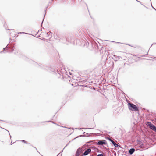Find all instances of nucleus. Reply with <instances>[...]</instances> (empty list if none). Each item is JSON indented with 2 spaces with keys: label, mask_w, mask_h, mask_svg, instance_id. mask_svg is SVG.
Returning <instances> with one entry per match:
<instances>
[{
  "label": "nucleus",
  "mask_w": 156,
  "mask_h": 156,
  "mask_svg": "<svg viewBox=\"0 0 156 156\" xmlns=\"http://www.w3.org/2000/svg\"><path fill=\"white\" fill-rule=\"evenodd\" d=\"M108 133H110V132H108Z\"/></svg>",
  "instance_id": "nucleus-37"
},
{
  "label": "nucleus",
  "mask_w": 156,
  "mask_h": 156,
  "mask_svg": "<svg viewBox=\"0 0 156 156\" xmlns=\"http://www.w3.org/2000/svg\"><path fill=\"white\" fill-rule=\"evenodd\" d=\"M34 147V148H35L36 149V150H37V152H38V151H37V148H36V147Z\"/></svg>",
  "instance_id": "nucleus-29"
},
{
  "label": "nucleus",
  "mask_w": 156,
  "mask_h": 156,
  "mask_svg": "<svg viewBox=\"0 0 156 156\" xmlns=\"http://www.w3.org/2000/svg\"><path fill=\"white\" fill-rule=\"evenodd\" d=\"M46 122H51L53 124H56L55 123V122H53V121H50V120L46 121H45V122H43L42 123Z\"/></svg>",
  "instance_id": "nucleus-13"
},
{
  "label": "nucleus",
  "mask_w": 156,
  "mask_h": 156,
  "mask_svg": "<svg viewBox=\"0 0 156 156\" xmlns=\"http://www.w3.org/2000/svg\"><path fill=\"white\" fill-rule=\"evenodd\" d=\"M137 2H140V3H141L139 1H138V0H136Z\"/></svg>",
  "instance_id": "nucleus-24"
},
{
  "label": "nucleus",
  "mask_w": 156,
  "mask_h": 156,
  "mask_svg": "<svg viewBox=\"0 0 156 156\" xmlns=\"http://www.w3.org/2000/svg\"><path fill=\"white\" fill-rule=\"evenodd\" d=\"M147 123L150 129L156 132V127L155 125L150 122H147Z\"/></svg>",
  "instance_id": "nucleus-5"
},
{
  "label": "nucleus",
  "mask_w": 156,
  "mask_h": 156,
  "mask_svg": "<svg viewBox=\"0 0 156 156\" xmlns=\"http://www.w3.org/2000/svg\"><path fill=\"white\" fill-rule=\"evenodd\" d=\"M32 62L33 63V64H34L37 67H40L41 69L46 70L49 72H52L55 73L57 72V70L55 69L54 68H52L50 67L47 66H44L41 64H38L36 62L33 61H32Z\"/></svg>",
  "instance_id": "nucleus-1"
},
{
  "label": "nucleus",
  "mask_w": 156,
  "mask_h": 156,
  "mask_svg": "<svg viewBox=\"0 0 156 156\" xmlns=\"http://www.w3.org/2000/svg\"><path fill=\"white\" fill-rule=\"evenodd\" d=\"M83 136V135H80L79 136H77V137L75 138L74 139H76V138H77L78 137H81V136Z\"/></svg>",
  "instance_id": "nucleus-18"
},
{
  "label": "nucleus",
  "mask_w": 156,
  "mask_h": 156,
  "mask_svg": "<svg viewBox=\"0 0 156 156\" xmlns=\"http://www.w3.org/2000/svg\"><path fill=\"white\" fill-rule=\"evenodd\" d=\"M105 138L107 139V140H109V141L111 142L113 140H112L109 137H106Z\"/></svg>",
  "instance_id": "nucleus-14"
},
{
  "label": "nucleus",
  "mask_w": 156,
  "mask_h": 156,
  "mask_svg": "<svg viewBox=\"0 0 156 156\" xmlns=\"http://www.w3.org/2000/svg\"><path fill=\"white\" fill-rule=\"evenodd\" d=\"M85 86V87H88L87 86V85Z\"/></svg>",
  "instance_id": "nucleus-35"
},
{
  "label": "nucleus",
  "mask_w": 156,
  "mask_h": 156,
  "mask_svg": "<svg viewBox=\"0 0 156 156\" xmlns=\"http://www.w3.org/2000/svg\"><path fill=\"white\" fill-rule=\"evenodd\" d=\"M112 144L115 147H117L118 148H122L120 145H119V143L117 144L115 142H114L113 140H112L111 142Z\"/></svg>",
  "instance_id": "nucleus-7"
},
{
  "label": "nucleus",
  "mask_w": 156,
  "mask_h": 156,
  "mask_svg": "<svg viewBox=\"0 0 156 156\" xmlns=\"http://www.w3.org/2000/svg\"><path fill=\"white\" fill-rule=\"evenodd\" d=\"M45 14H46V13H45V15H44V18H43V21H42V22L41 24V27H42V24H43V21H44V17H45Z\"/></svg>",
  "instance_id": "nucleus-16"
},
{
  "label": "nucleus",
  "mask_w": 156,
  "mask_h": 156,
  "mask_svg": "<svg viewBox=\"0 0 156 156\" xmlns=\"http://www.w3.org/2000/svg\"><path fill=\"white\" fill-rule=\"evenodd\" d=\"M19 33L21 34V33H25L24 32H20Z\"/></svg>",
  "instance_id": "nucleus-27"
},
{
  "label": "nucleus",
  "mask_w": 156,
  "mask_h": 156,
  "mask_svg": "<svg viewBox=\"0 0 156 156\" xmlns=\"http://www.w3.org/2000/svg\"><path fill=\"white\" fill-rule=\"evenodd\" d=\"M46 9L45 10V12H46Z\"/></svg>",
  "instance_id": "nucleus-41"
},
{
  "label": "nucleus",
  "mask_w": 156,
  "mask_h": 156,
  "mask_svg": "<svg viewBox=\"0 0 156 156\" xmlns=\"http://www.w3.org/2000/svg\"><path fill=\"white\" fill-rule=\"evenodd\" d=\"M21 142H23L24 143H26L27 144H30V143H28L26 141H25V140H21Z\"/></svg>",
  "instance_id": "nucleus-15"
},
{
  "label": "nucleus",
  "mask_w": 156,
  "mask_h": 156,
  "mask_svg": "<svg viewBox=\"0 0 156 156\" xmlns=\"http://www.w3.org/2000/svg\"><path fill=\"white\" fill-rule=\"evenodd\" d=\"M91 152V149L90 148H88L83 153V155L86 156L88 155Z\"/></svg>",
  "instance_id": "nucleus-6"
},
{
  "label": "nucleus",
  "mask_w": 156,
  "mask_h": 156,
  "mask_svg": "<svg viewBox=\"0 0 156 156\" xmlns=\"http://www.w3.org/2000/svg\"><path fill=\"white\" fill-rule=\"evenodd\" d=\"M135 149L134 148H131L129 151V153L130 155H132L135 151Z\"/></svg>",
  "instance_id": "nucleus-8"
},
{
  "label": "nucleus",
  "mask_w": 156,
  "mask_h": 156,
  "mask_svg": "<svg viewBox=\"0 0 156 156\" xmlns=\"http://www.w3.org/2000/svg\"><path fill=\"white\" fill-rule=\"evenodd\" d=\"M117 43H120V42H117Z\"/></svg>",
  "instance_id": "nucleus-40"
},
{
  "label": "nucleus",
  "mask_w": 156,
  "mask_h": 156,
  "mask_svg": "<svg viewBox=\"0 0 156 156\" xmlns=\"http://www.w3.org/2000/svg\"><path fill=\"white\" fill-rule=\"evenodd\" d=\"M5 129V130H6V131H7L9 132V134H10V133H9V131H8V130H7L6 129ZM9 135H10V138H11V137H11V136L10 135V134H9Z\"/></svg>",
  "instance_id": "nucleus-21"
},
{
  "label": "nucleus",
  "mask_w": 156,
  "mask_h": 156,
  "mask_svg": "<svg viewBox=\"0 0 156 156\" xmlns=\"http://www.w3.org/2000/svg\"><path fill=\"white\" fill-rule=\"evenodd\" d=\"M86 133V135H84V136H90V135H91L93 134V133H91L90 134H89L88 133Z\"/></svg>",
  "instance_id": "nucleus-12"
},
{
  "label": "nucleus",
  "mask_w": 156,
  "mask_h": 156,
  "mask_svg": "<svg viewBox=\"0 0 156 156\" xmlns=\"http://www.w3.org/2000/svg\"><path fill=\"white\" fill-rule=\"evenodd\" d=\"M96 140L97 142H95V144L97 145L102 146L104 145H107L106 141L105 140Z\"/></svg>",
  "instance_id": "nucleus-3"
},
{
  "label": "nucleus",
  "mask_w": 156,
  "mask_h": 156,
  "mask_svg": "<svg viewBox=\"0 0 156 156\" xmlns=\"http://www.w3.org/2000/svg\"><path fill=\"white\" fill-rule=\"evenodd\" d=\"M94 150L95 152H96L98 153H100L101 154L103 153V152L102 151L99 150L98 148L96 147L94 148Z\"/></svg>",
  "instance_id": "nucleus-9"
},
{
  "label": "nucleus",
  "mask_w": 156,
  "mask_h": 156,
  "mask_svg": "<svg viewBox=\"0 0 156 156\" xmlns=\"http://www.w3.org/2000/svg\"><path fill=\"white\" fill-rule=\"evenodd\" d=\"M151 4V6H152V8H153V9L156 11V9L152 6Z\"/></svg>",
  "instance_id": "nucleus-20"
},
{
  "label": "nucleus",
  "mask_w": 156,
  "mask_h": 156,
  "mask_svg": "<svg viewBox=\"0 0 156 156\" xmlns=\"http://www.w3.org/2000/svg\"><path fill=\"white\" fill-rule=\"evenodd\" d=\"M12 144H12V141H11V145H12Z\"/></svg>",
  "instance_id": "nucleus-32"
},
{
  "label": "nucleus",
  "mask_w": 156,
  "mask_h": 156,
  "mask_svg": "<svg viewBox=\"0 0 156 156\" xmlns=\"http://www.w3.org/2000/svg\"><path fill=\"white\" fill-rule=\"evenodd\" d=\"M113 56H114V57H115L116 56V55H114Z\"/></svg>",
  "instance_id": "nucleus-33"
},
{
  "label": "nucleus",
  "mask_w": 156,
  "mask_h": 156,
  "mask_svg": "<svg viewBox=\"0 0 156 156\" xmlns=\"http://www.w3.org/2000/svg\"><path fill=\"white\" fill-rule=\"evenodd\" d=\"M40 37V35H38V36H37V37Z\"/></svg>",
  "instance_id": "nucleus-31"
},
{
  "label": "nucleus",
  "mask_w": 156,
  "mask_h": 156,
  "mask_svg": "<svg viewBox=\"0 0 156 156\" xmlns=\"http://www.w3.org/2000/svg\"><path fill=\"white\" fill-rule=\"evenodd\" d=\"M156 44V43H154L151 45V46H152V45H153V44Z\"/></svg>",
  "instance_id": "nucleus-23"
},
{
  "label": "nucleus",
  "mask_w": 156,
  "mask_h": 156,
  "mask_svg": "<svg viewBox=\"0 0 156 156\" xmlns=\"http://www.w3.org/2000/svg\"><path fill=\"white\" fill-rule=\"evenodd\" d=\"M13 50H14V49H12V52L13 51Z\"/></svg>",
  "instance_id": "nucleus-30"
},
{
  "label": "nucleus",
  "mask_w": 156,
  "mask_h": 156,
  "mask_svg": "<svg viewBox=\"0 0 156 156\" xmlns=\"http://www.w3.org/2000/svg\"><path fill=\"white\" fill-rule=\"evenodd\" d=\"M144 147V145H142L141 144H140V145H139V147L140 148H143Z\"/></svg>",
  "instance_id": "nucleus-19"
},
{
  "label": "nucleus",
  "mask_w": 156,
  "mask_h": 156,
  "mask_svg": "<svg viewBox=\"0 0 156 156\" xmlns=\"http://www.w3.org/2000/svg\"><path fill=\"white\" fill-rule=\"evenodd\" d=\"M137 144H139V145H140V144L144 145V144H143V143L140 141L139 140H137Z\"/></svg>",
  "instance_id": "nucleus-11"
},
{
  "label": "nucleus",
  "mask_w": 156,
  "mask_h": 156,
  "mask_svg": "<svg viewBox=\"0 0 156 156\" xmlns=\"http://www.w3.org/2000/svg\"><path fill=\"white\" fill-rule=\"evenodd\" d=\"M117 58H118L119 59V58L121 57L120 56H118V57H117Z\"/></svg>",
  "instance_id": "nucleus-26"
},
{
  "label": "nucleus",
  "mask_w": 156,
  "mask_h": 156,
  "mask_svg": "<svg viewBox=\"0 0 156 156\" xmlns=\"http://www.w3.org/2000/svg\"><path fill=\"white\" fill-rule=\"evenodd\" d=\"M128 106L129 109L130 110L137 111L139 110L138 107L132 103H128Z\"/></svg>",
  "instance_id": "nucleus-2"
},
{
  "label": "nucleus",
  "mask_w": 156,
  "mask_h": 156,
  "mask_svg": "<svg viewBox=\"0 0 156 156\" xmlns=\"http://www.w3.org/2000/svg\"><path fill=\"white\" fill-rule=\"evenodd\" d=\"M93 83V82H92V81L91 82V83Z\"/></svg>",
  "instance_id": "nucleus-38"
},
{
  "label": "nucleus",
  "mask_w": 156,
  "mask_h": 156,
  "mask_svg": "<svg viewBox=\"0 0 156 156\" xmlns=\"http://www.w3.org/2000/svg\"><path fill=\"white\" fill-rule=\"evenodd\" d=\"M112 65H114V63H113V62H112Z\"/></svg>",
  "instance_id": "nucleus-25"
},
{
  "label": "nucleus",
  "mask_w": 156,
  "mask_h": 156,
  "mask_svg": "<svg viewBox=\"0 0 156 156\" xmlns=\"http://www.w3.org/2000/svg\"><path fill=\"white\" fill-rule=\"evenodd\" d=\"M84 149L83 147H79L76 150L75 153V156H79L84 151Z\"/></svg>",
  "instance_id": "nucleus-4"
},
{
  "label": "nucleus",
  "mask_w": 156,
  "mask_h": 156,
  "mask_svg": "<svg viewBox=\"0 0 156 156\" xmlns=\"http://www.w3.org/2000/svg\"><path fill=\"white\" fill-rule=\"evenodd\" d=\"M42 31V29H41V30H39L38 31V32H37V34L38 33V32H39L40 31Z\"/></svg>",
  "instance_id": "nucleus-22"
},
{
  "label": "nucleus",
  "mask_w": 156,
  "mask_h": 156,
  "mask_svg": "<svg viewBox=\"0 0 156 156\" xmlns=\"http://www.w3.org/2000/svg\"><path fill=\"white\" fill-rule=\"evenodd\" d=\"M85 132H84L83 133V134H84V135H85Z\"/></svg>",
  "instance_id": "nucleus-34"
},
{
  "label": "nucleus",
  "mask_w": 156,
  "mask_h": 156,
  "mask_svg": "<svg viewBox=\"0 0 156 156\" xmlns=\"http://www.w3.org/2000/svg\"><path fill=\"white\" fill-rule=\"evenodd\" d=\"M46 34H47V35H48V33H46Z\"/></svg>",
  "instance_id": "nucleus-36"
},
{
  "label": "nucleus",
  "mask_w": 156,
  "mask_h": 156,
  "mask_svg": "<svg viewBox=\"0 0 156 156\" xmlns=\"http://www.w3.org/2000/svg\"><path fill=\"white\" fill-rule=\"evenodd\" d=\"M155 120L156 121V118L155 119Z\"/></svg>",
  "instance_id": "nucleus-39"
},
{
  "label": "nucleus",
  "mask_w": 156,
  "mask_h": 156,
  "mask_svg": "<svg viewBox=\"0 0 156 156\" xmlns=\"http://www.w3.org/2000/svg\"><path fill=\"white\" fill-rule=\"evenodd\" d=\"M8 45H7L6 47L5 48H3V50H4V51H7V52H8V51L7 50H5V49H6V48H7V47H8Z\"/></svg>",
  "instance_id": "nucleus-17"
},
{
  "label": "nucleus",
  "mask_w": 156,
  "mask_h": 156,
  "mask_svg": "<svg viewBox=\"0 0 156 156\" xmlns=\"http://www.w3.org/2000/svg\"><path fill=\"white\" fill-rule=\"evenodd\" d=\"M93 128H76V129H93Z\"/></svg>",
  "instance_id": "nucleus-10"
},
{
  "label": "nucleus",
  "mask_w": 156,
  "mask_h": 156,
  "mask_svg": "<svg viewBox=\"0 0 156 156\" xmlns=\"http://www.w3.org/2000/svg\"><path fill=\"white\" fill-rule=\"evenodd\" d=\"M3 51H1V52H0V53H2L3 52Z\"/></svg>",
  "instance_id": "nucleus-28"
},
{
  "label": "nucleus",
  "mask_w": 156,
  "mask_h": 156,
  "mask_svg": "<svg viewBox=\"0 0 156 156\" xmlns=\"http://www.w3.org/2000/svg\"><path fill=\"white\" fill-rule=\"evenodd\" d=\"M0 121H2V120H0Z\"/></svg>",
  "instance_id": "nucleus-42"
}]
</instances>
